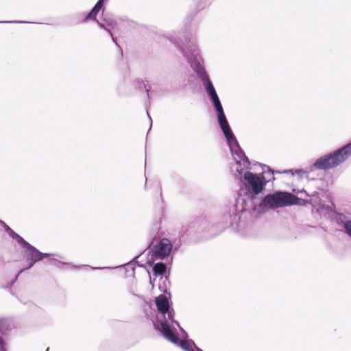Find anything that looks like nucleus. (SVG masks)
Segmentation results:
<instances>
[{"label": "nucleus", "mask_w": 351, "mask_h": 351, "mask_svg": "<svg viewBox=\"0 0 351 351\" xmlns=\"http://www.w3.org/2000/svg\"><path fill=\"white\" fill-rule=\"evenodd\" d=\"M51 263L52 264L56 265L57 263H59L60 262L58 260H56V259H51Z\"/></svg>", "instance_id": "15"}, {"label": "nucleus", "mask_w": 351, "mask_h": 351, "mask_svg": "<svg viewBox=\"0 0 351 351\" xmlns=\"http://www.w3.org/2000/svg\"><path fill=\"white\" fill-rule=\"evenodd\" d=\"M285 173H291L293 176H297L298 178H302L305 174L306 172L302 169H296V170H287L284 171Z\"/></svg>", "instance_id": "12"}, {"label": "nucleus", "mask_w": 351, "mask_h": 351, "mask_svg": "<svg viewBox=\"0 0 351 351\" xmlns=\"http://www.w3.org/2000/svg\"><path fill=\"white\" fill-rule=\"evenodd\" d=\"M351 154V143H349L332 154L325 155L317 159L313 166L318 169L334 168L343 162Z\"/></svg>", "instance_id": "4"}, {"label": "nucleus", "mask_w": 351, "mask_h": 351, "mask_svg": "<svg viewBox=\"0 0 351 351\" xmlns=\"http://www.w3.org/2000/svg\"><path fill=\"white\" fill-rule=\"evenodd\" d=\"M165 270L166 265L162 263H156L153 267L154 273L156 275H162L165 273Z\"/></svg>", "instance_id": "11"}, {"label": "nucleus", "mask_w": 351, "mask_h": 351, "mask_svg": "<svg viewBox=\"0 0 351 351\" xmlns=\"http://www.w3.org/2000/svg\"><path fill=\"white\" fill-rule=\"evenodd\" d=\"M114 43H116V45H118V43H117V41H116V40H115V42H114Z\"/></svg>", "instance_id": "19"}, {"label": "nucleus", "mask_w": 351, "mask_h": 351, "mask_svg": "<svg viewBox=\"0 0 351 351\" xmlns=\"http://www.w3.org/2000/svg\"><path fill=\"white\" fill-rule=\"evenodd\" d=\"M294 191L296 193L295 190H294ZM300 193L304 192V193H305L306 194V195H307V196H309V195L306 193V191H300ZM297 193H299V191H297Z\"/></svg>", "instance_id": "17"}, {"label": "nucleus", "mask_w": 351, "mask_h": 351, "mask_svg": "<svg viewBox=\"0 0 351 351\" xmlns=\"http://www.w3.org/2000/svg\"><path fill=\"white\" fill-rule=\"evenodd\" d=\"M1 23H24L23 21H2Z\"/></svg>", "instance_id": "16"}, {"label": "nucleus", "mask_w": 351, "mask_h": 351, "mask_svg": "<svg viewBox=\"0 0 351 351\" xmlns=\"http://www.w3.org/2000/svg\"><path fill=\"white\" fill-rule=\"evenodd\" d=\"M304 200L296 196L285 192H276L265 197L260 204V208L263 210L269 208L284 207L293 204H304Z\"/></svg>", "instance_id": "3"}, {"label": "nucleus", "mask_w": 351, "mask_h": 351, "mask_svg": "<svg viewBox=\"0 0 351 351\" xmlns=\"http://www.w3.org/2000/svg\"><path fill=\"white\" fill-rule=\"evenodd\" d=\"M97 23L101 28L105 29L106 31H108L109 32V34H110V36L112 38V40L114 42H115V38H114L111 30L114 29V27L117 25L116 23L113 21H110L108 22V27H106L103 23L99 22L98 21H97Z\"/></svg>", "instance_id": "9"}, {"label": "nucleus", "mask_w": 351, "mask_h": 351, "mask_svg": "<svg viewBox=\"0 0 351 351\" xmlns=\"http://www.w3.org/2000/svg\"><path fill=\"white\" fill-rule=\"evenodd\" d=\"M234 219H235V221H237V216L235 215L234 216Z\"/></svg>", "instance_id": "18"}, {"label": "nucleus", "mask_w": 351, "mask_h": 351, "mask_svg": "<svg viewBox=\"0 0 351 351\" xmlns=\"http://www.w3.org/2000/svg\"><path fill=\"white\" fill-rule=\"evenodd\" d=\"M180 48L191 66L204 82L205 89L217 112L219 124L235 161V164L231 167V172L235 178L241 181L246 191V198L242 197L240 194L237 199L236 205L237 207L241 205V210L254 209L255 205L253 203V199L263 191L267 180L262 174H255L247 171L250 169V161L241 149L228 125L215 89L202 66V58L197 46H180Z\"/></svg>", "instance_id": "1"}, {"label": "nucleus", "mask_w": 351, "mask_h": 351, "mask_svg": "<svg viewBox=\"0 0 351 351\" xmlns=\"http://www.w3.org/2000/svg\"><path fill=\"white\" fill-rule=\"evenodd\" d=\"M172 249L171 241L167 239H162L153 247V253L160 258H163L170 254Z\"/></svg>", "instance_id": "6"}, {"label": "nucleus", "mask_w": 351, "mask_h": 351, "mask_svg": "<svg viewBox=\"0 0 351 351\" xmlns=\"http://www.w3.org/2000/svg\"><path fill=\"white\" fill-rule=\"evenodd\" d=\"M6 324L7 322L5 319L0 320V332H4Z\"/></svg>", "instance_id": "14"}, {"label": "nucleus", "mask_w": 351, "mask_h": 351, "mask_svg": "<svg viewBox=\"0 0 351 351\" xmlns=\"http://www.w3.org/2000/svg\"><path fill=\"white\" fill-rule=\"evenodd\" d=\"M343 228L346 234L351 238V219H346L343 221Z\"/></svg>", "instance_id": "13"}, {"label": "nucleus", "mask_w": 351, "mask_h": 351, "mask_svg": "<svg viewBox=\"0 0 351 351\" xmlns=\"http://www.w3.org/2000/svg\"><path fill=\"white\" fill-rule=\"evenodd\" d=\"M22 247L25 249L27 259L30 261L28 268H31L36 262L51 256L50 254L40 252L27 241Z\"/></svg>", "instance_id": "5"}, {"label": "nucleus", "mask_w": 351, "mask_h": 351, "mask_svg": "<svg viewBox=\"0 0 351 351\" xmlns=\"http://www.w3.org/2000/svg\"><path fill=\"white\" fill-rule=\"evenodd\" d=\"M3 224L5 231L8 234L14 239H15L18 243H19L21 246L26 242L21 236L14 232L9 226H8L5 223L1 221Z\"/></svg>", "instance_id": "7"}, {"label": "nucleus", "mask_w": 351, "mask_h": 351, "mask_svg": "<svg viewBox=\"0 0 351 351\" xmlns=\"http://www.w3.org/2000/svg\"><path fill=\"white\" fill-rule=\"evenodd\" d=\"M318 199L317 193H315L311 196L309 202L314 208H316L317 211H319L322 208V206L318 203Z\"/></svg>", "instance_id": "10"}, {"label": "nucleus", "mask_w": 351, "mask_h": 351, "mask_svg": "<svg viewBox=\"0 0 351 351\" xmlns=\"http://www.w3.org/2000/svg\"><path fill=\"white\" fill-rule=\"evenodd\" d=\"M104 3L103 0H99L98 2L96 3V5L94 6V8L92 9L90 12L87 16V18L95 19L96 16L99 11L101 10L102 5Z\"/></svg>", "instance_id": "8"}, {"label": "nucleus", "mask_w": 351, "mask_h": 351, "mask_svg": "<svg viewBox=\"0 0 351 351\" xmlns=\"http://www.w3.org/2000/svg\"><path fill=\"white\" fill-rule=\"evenodd\" d=\"M155 302L158 311L156 320L153 321L155 329L160 331L169 341L179 344L184 351H202L191 340L179 341L174 325L180 328L182 333L185 332L180 328L179 324L174 321V311L170 308L167 298L164 295H160L156 298Z\"/></svg>", "instance_id": "2"}]
</instances>
